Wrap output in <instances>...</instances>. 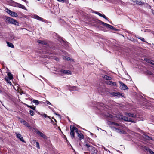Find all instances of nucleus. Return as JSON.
I'll use <instances>...</instances> for the list:
<instances>
[{
    "label": "nucleus",
    "mask_w": 154,
    "mask_h": 154,
    "mask_svg": "<svg viewBox=\"0 0 154 154\" xmlns=\"http://www.w3.org/2000/svg\"><path fill=\"white\" fill-rule=\"evenodd\" d=\"M39 43L42 44H46V42L44 41H43L42 40H38L37 41Z\"/></svg>",
    "instance_id": "obj_25"
},
{
    "label": "nucleus",
    "mask_w": 154,
    "mask_h": 154,
    "mask_svg": "<svg viewBox=\"0 0 154 154\" xmlns=\"http://www.w3.org/2000/svg\"><path fill=\"white\" fill-rule=\"evenodd\" d=\"M20 122L23 123L24 125H26L27 127H30V126L29 124L25 120L22 119H20Z\"/></svg>",
    "instance_id": "obj_11"
},
{
    "label": "nucleus",
    "mask_w": 154,
    "mask_h": 154,
    "mask_svg": "<svg viewBox=\"0 0 154 154\" xmlns=\"http://www.w3.org/2000/svg\"><path fill=\"white\" fill-rule=\"evenodd\" d=\"M145 138H146V139H148V138H149V136H148L145 135Z\"/></svg>",
    "instance_id": "obj_40"
},
{
    "label": "nucleus",
    "mask_w": 154,
    "mask_h": 154,
    "mask_svg": "<svg viewBox=\"0 0 154 154\" xmlns=\"http://www.w3.org/2000/svg\"><path fill=\"white\" fill-rule=\"evenodd\" d=\"M104 79L108 80H111L112 79V78L109 76H108L106 75H104V76L103 77Z\"/></svg>",
    "instance_id": "obj_22"
},
{
    "label": "nucleus",
    "mask_w": 154,
    "mask_h": 154,
    "mask_svg": "<svg viewBox=\"0 0 154 154\" xmlns=\"http://www.w3.org/2000/svg\"><path fill=\"white\" fill-rule=\"evenodd\" d=\"M110 29L113 30H115V28L112 26V27Z\"/></svg>",
    "instance_id": "obj_41"
},
{
    "label": "nucleus",
    "mask_w": 154,
    "mask_h": 154,
    "mask_svg": "<svg viewBox=\"0 0 154 154\" xmlns=\"http://www.w3.org/2000/svg\"><path fill=\"white\" fill-rule=\"evenodd\" d=\"M94 13H95L96 14L99 15L101 17V16H102V15L101 14H100V13L98 12H94Z\"/></svg>",
    "instance_id": "obj_33"
},
{
    "label": "nucleus",
    "mask_w": 154,
    "mask_h": 154,
    "mask_svg": "<svg viewBox=\"0 0 154 154\" xmlns=\"http://www.w3.org/2000/svg\"><path fill=\"white\" fill-rule=\"evenodd\" d=\"M85 146L87 147V148H89L90 147V146L88 144H86L85 145Z\"/></svg>",
    "instance_id": "obj_38"
},
{
    "label": "nucleus",
    "mask_w": 154,
    "mask_h": 154,
    "mask_svg": "<svg viewBox=\"0 0 154 154\" xmlns=\"http://www.w3.org/2000/svg\"><path fill=\"white\" fill-rule=\"evenodd\" d=\"M106 117H109L112 119H113L114 118V116L113 115L109 114H108L107 115H106Z\"/></svg>",
    "instance_id": "obj_28"
},
{
    "label": "nucleus",
    "mask_w": 154,
    "mask_h": 154,
    "mask_svg": "<svg viewBox=\"0 0 154 154\" xmlns=\"http://www.w3.org/2000/svg\"><path fill=\"white\" fill-rule=\"evenodd\" d=\"M23 77H24V75H23Z\"/></svg>",
    "instance_id": "obj_51"
},
{
    "label": "nucleus",
    "mask_w": 154,
    "mask_h": 154,
    "mask_svg": "<svg viewBox=\"0 0 154 154\" xmlns=\"http://www.w3.org/2000/svg\"><path fill=\"white\" fill-rule=\"evenodd\" d=\"M138 38L139 39H140L141 40H142L143 42H146L145 41L144 39V38H141V37H140L139 38Z\"/></svg>",
    "instance_id": "obj_35"
},
{
    "label": "nucleus",
    "mask_w": 154,
    "mask_h": 154,
    "mask_svg": "<svg viewBox=\"0 0 154 154\" xmlns=\"http://www.w3.org/2000/svg\"><path fill=\"white\" fill-rule=\"evenodd\" d=\"M107 151H108L109 152H110V151L109 150H108Z\"/></svg>",
    "instance_id": "obj_46"
},
{
    "label": "nucleus",
    "mask_w": 154,
    "mask_h": 154,
    "mask_svg": "<svg viewBox=\"0 0 154 154\" xmlns=\"http://www.w3.org/2000/svg\"><path fill=\"white\" fill-rule=\"evenodd\" d=\"M72 60V61H74V60H73V59H72V60Z\"/></svg>",
    "instance_id": "obj_49"
},
{
    "label": "nucleus",
    "mask_w": 154,
    "mask_h": 154,
    "mask_svg": "<svg viewBox=\"0 0 154 154\" xmlns=\"http://www.w3.org/2000/svg\"><path fill=\"white\" fill-rule=\"evenodd\" d=\"M29 112H30V114L31 116H33L34 114V112L33 110H29Z\"/></svg>",
    "instance_id": "obj_31"
},
{
    "label": "nucleus",
    "mask_w": 154,
    "mask_h": 154,
    "mask_svg": "<svg viewBox=\"0 0 154 154\" xmlns=\"http://www.w3.org/2000/svg\"><path fill=\"white\" fill-rule=\"evenodd\" d=\"M16 136L21 141L23 142L26 143L25 141L23 140V138L22 136L21 135L20 133L18 132L15 133Z\"/></svg>",
    "instance_id": "obj_6"
},
{
    "label": "nucleus",
    "mask_w": 154,
    "mask_h": 154,
    "mask_svg": "<svg viewBox=\"0 0 154 154\" xmlns=\"http://www.w3.org/2000/svg\"><path fill=\"white\" fill-rule=\"evenodd\" d=\"M63 59L65 60H67L68 61L70 60H71L70 58V57L66 56H64V57H63Z\"/></svg>",
    "instance_id": "obj_29"
},
{
    "label": "nucleus",
    "mask_w": 154,
    "mask_h": 154,
    "mask_svg": "<svg viewBox=\"0 0 154 154\" xmlns=\"http://www.w3.org/2000/svg\"><path fill=\"white\" fill-rule=\"evenodd\" d=\"M78 134V136L80 138V140L83 139L84 138V136L81 133H79L78 132V133H77Z\"/></svg>",
    "instance_id": "obj_21"
},
{
    "label": "nucleus",
    "mask_w": 154,
    "mask_h": 154,
    "mask_svg": "<svg viewBox=\"0 0 154 154\" xmlns=\"http://www.w3.org/2000/svg\"><path fill=\"white\" fill-rule=\"evenodd\" d=\"M57 0L59 2H62L64 1V0Z\"/></svg>",
    "instance_id": "obj_43"
},
{
    "label": "nucleus",
    "mask_w": 154,
    "mask_h": 154,
    "mask_svg": "<svg viewBox=\"0 0 154 154\" xmlns=\"http://www.w3.org/2000/svg\"><path fill=\"white\" fill-rule=\"evenodd\" d=\"M107 123L109 125H111L116 126L115 127L113 128V130L117 132L120 134L125 133V131L121 128V127H123V125H122L119 124L118 123L110 121H108Z\"/></svg>",
    "instance_id": "obj_1"
},
{
    "label": "nucleus",
    "mask_w": 154,
    "mask_h": 154,
    "mask_svg": "<svg viewBox=\"0 0 154 154\" xmlns=\"http://www.w3.org/2000/svg\"><path fill=\"white\" fill-rule=\"evenodd\" d=\"M42 116H44L45 118H46L47 117H48V118H49V117L46 114H44L42 115Z\"/></svg>",
    "instance_id": "obj_37"
},
{
    "label": "nucleus",
    "mask_w": 154,
    "mask_h": 154,
    "mask_svg": "<svg viewBox=\"0 0 154 154\" xmlns=\"http://www.w3.org/2000/svg\"><path fill=\"white\" fill-rule=\"evenodd\" d=\"M133 2H134L135 3L137 4H138L139 5H141L142 3L141 1H139L137 0L135 1H133Z\"/></svg>",
    "instance_id": "obj_23"
},
{
    "label": "nucleus",
    "mask_w": 154,
    "mask_h": 154,
    "mask_svg": "<svg viewBox=\"0 0 154 154\" xmlns=\"http://www.w3.org/2000/svg\"><path fill=\"white\" fill-rule=\"evenodd\" d=\"M5 80L10 85L11 84V82L9 81V80L7 78H5Z\"/></svg>",
    "instance_id": "obj_27"
},
{
    "label": "nucleus",
    "mask_w": 154,
    "mask_h": 154,
    "mask_svg": "<svg viewBox=\"0 0 154 154\" xmlns=\"http://www.w3.org/2000/svg\"><path fill=\"white\" fill-rule=\"evenodd\" d=\"M45 103H46L48 104H51L48 101H47L46 102H45Z\"/></svg>",
    "instance_id": "obj_39"
},
{
    "label": "nucleus",
    "mask_w": 154,
    "mask_h": 154,
    "mask_svg": "<svg viewBox=\"0 0 154 154\" xmlns=\"http://www.w3.org/2000/svg\"><path fill=\"white\" fill-rule=\"evenodd\" d=\"M101 17H103V18H105V19L106 20H107L108 18L104 15H102V16Z\"/></svg>",
    "instance_id": "obj_36"
},
{
    "label": "nucleus",
    "mask_w": 154,
    "mask_h": 154,
    "mask_svg": "<svg viewBox=\"0 0 154 154\" xmlns=\"http://www.w3.org/2000/svg\"><path fill=\"white\" fill-rule=\"evenodd\" d=\"M152 14H154V10H152Z\"/></svg>",
    "instance_id": "obj_44"
},
{
    "label": "nucleus",
    "mask_w": 154,
    "mask_h": 154,
    "mask_svg": "<svg viewBox=\"0 0 154 154\" xmlns=\"http://www.w3.org/2000/svg\"><path fill=\"white\" fill-rule=\"evenodd\" d=\"M153 1H154V0H153Z\"/></svg>",
    "instance_id": "obj_52"
},
{
    "label": "nucleus",
    "mask_w": 154,
    "mask_h": 154,
    "mask_svg": "<svg viewBox=\"0 0 154 154\" xmlns=\"http://www.w3.org/2000/svg\"><path fill=\"white\" fill-rule=\"evenodd\" d=\"M7 12L13 17H16L17 16V14L15 12H13L10 10L7 9Z\"/></svg>",
    "instance_id": "obj_5"
},
{
    "label": "nucleus",
    "mask_w": 154,
    "mask_h": 154,
    "mask_svg": "<svg viewBox=\"0 0 154 154\" xmlns=\"http://www.w3.org/2000/svg\"><path fill=\"white\" fill-rule=\"evenodd\" d=\"M70 126V135L71 137L73 138L74 137V132H75L76 133H78L77 128L73 126L72 128Z\"/></svg>",
    "instance_id": "obj_4"
},
{
    "label": "nucleus",
    "mask_w": 154,
    "mask_h": 154,
    "mask_svg": "<svg viewBox=\"0 0 154 154\" xmlns=\"http://www.w3.org/2000/svg\"><path fill=\"white\" fill-rule=\"evenodd\" d=\"M60 72L62 74L71 75V72L69 70H64L62 69L60 71Z\"/></svg>",
    "instance_id": "obj_7"
},
{
    "label": "nucleus",
    "mask_w": 154,
    "mask_h": 154,
    "mask_svg": "<svg viewBox=\"0 0 154 154\" xmlns=\"http://www.w3.org/2000/svg\"><path fill=\"white\" fill-rule=\"evenodd\" d=\"M146 72L148 75H152V72L149 70L146 71Z\"/></svg>",
    "instance_id": "obj_30"
},
{
    "label": "nucleus",
    "mask_w": 154,
    "mask_h": 154,
    "mask_svg": "<svg viewBox=\"0 0 154 154\" xmlns=\"http://www.w3.org/2000/svg\"><path fill=\"white\" fill-rule=\"evenodd\" d=\"M29 108L32 109L33 110H35V107L34 106H29Z\"/></svg>",
    "instance_id": "obj_32"
},
{
    "label": "nucleus",
    "mask_w": 154,
    "mask_h": 154,
    "mask_svg": "<svg viewBox=\"0 0 154 154\" xmlns=\"http://www.w3.org/2000/svg\"><path fill=\"white\" fill-rule=\"evenodd\" d=\"M107 84L108 85H114V86H117L116 83V82H112V81H110L108 82Z\"/></svg>",
    "instance_id": "obj_16"
},
{
    "label": "nucleus",
    "mask_w": 154,
    "mask_h": 154,
    "mask_svg": "<svg viewBox=\"0 0 154 154\" xmlns=\"http://www.w3.org/2000/svg\"><path fill=\"white\" fill-rule=\"evenodd\" d=\"M125 114L129 117H131L134 118H135L136 116V115L135 114H131L130 113L126 112L125 113Z\"/></svg>",
    "instance_id": "obj_10"
},
{
    "label": "nucleus",
    "mask_w": 154,
    "mask_h": 154,
    "mask_svg": "<svg viewBox=\"0 0 154 154\" xmlns=\"http://www.w3.org/2000/svg\"><path fill=\"white\" fill-rule=\"evenodd\" d=\"M8 75L9 77V79L11 80L13 79V75L11 73H8Z\"/></svg>",
    "instance_id": "obj_24"
},
{
    "label": "nucleus",
    "mask_w": 154,
    "mask_h": 154,
    "mask_svg": "<svg viewBox=\"0 0 154 154\" xmlns=\"http://www.w3.org/2000/svg\"><path fill=\"white\" fill-rule=\"evenodd\" d=\"M119 82L120 84L121 87H122V89L125 90L128 88L127 86L124 83H122L121 82L119 81Z\"/></svg>",
    "instance_id": "obj_8"
},
{
    "label": "nucleus",
    "mask_w": 154,
    "mask_h": 154,
    "mask_svg": "<svg viewBox=\"0 0 154 154\" xmlns=\"http://www.w3.org/2000/svg\"><path fill=\"white\" fill-rule=\"evenodd\" d=\"M59 128V129L60 131H61V129H60V128Z\"/></svg>",
    "instance_id": "obj_50"
},
{
    "label": "nucleus",
    "mask_w": 154,
    "mask_h": 154,
    "mask_svg": "<svg viewBox=\"0 0 154 154\" xmlns=\"http://www.w3.org/2000/svg\"><path fill=\"white\" fill-rule=\"evenodd\" d=\"M6 20L7 22L18 26H19V23L15 19L8 17H6Z\"/></svg>",
    "instance_id": "obj_2"
},
{
    "label": "nucleus",
    "mask_w": 154,
    "mask_h": 154,
    "mask_svg": "<svg viewBox=\"0 0 154 154\" xmlns=\"http://www.w3.org/2000/svg\"><path fill=\"white\" fill-rule=\"evenodd\" d=\"M101 23L104 26H105L106 27L109 28H110L111 27H112V26L106 23H104L103 22H101Z\"/></svg>",
    "instance_id": "obj_13"
},
{
    "label": "nucleus",
    "mask_w": 154,
    "mask_h": 154,
    "mask_svg": "<svg viewBox=\"0 0 154 154\" xmlns=\"http://www.w3.org/2000/svg\"><path fill=\"white\" fill-rule=\"evenodd\" d=\"M145 60L147 62L149 63H150L152 65H154V61H152L151 60H149V59H147V58L145 59Z\"/></svg>",
    "instance_id": "obj_18"
},
{
    "label": "nucleus",
    "mask_w": 154,
    "mask_h": 154,
    "mask_svg": "<svg viewBox=\"0 0 154 154\" xmlns=\"http://www.w3.org/2000/svg\"><path fill=\"white\" fill-rule=\"evenodd\" d=\"M27 105V106L28 107H29V106H29V105Z\"/></svg>",
    "instance_id": "obj_47"
},
{
    "label": "nucleus",
    "mask_w": 154,
    "mask_h": 154,
    "mask_svg": "<svg viewBox=\"0 0 154 154\" xmlns=\"http://www.w3.org/2000/svg\"><path fill=\"white\" fill-rule=\"evenodd\" d=\"M116 117L120 119H122L126 121L134 122V121H133L131 118H128L127 117L121 115H118Z\"/></svg>",
    "instance_id": "obj_3"
},
{
    "label": "nucleus",
    "mask_w": 154,
    "mask_h": 154,
    "mask_svg": "<svg viewBox=\"0 0 154 154\" xmlns=\"http://www.w3.org/2000/svg\"><path fill=\"white\" fill-rule=\"evenodd\" d=\"M34 17L35 18L39 20L43 21V19L37 15H35Z\"/></svg>",
    "instance_id": "obj_17"
},
{
    "label": "nucleus",
    "mask_w": 154,
    "mask_h": 154,
    "mask_svg": "<svg viewBox=\"0 0 154 154\" xmlns=\"http://www.w3.org/2000/svg\"><path fill=\"white\" fill-rule=\"evenodd\" d=\"M56 115H57V116H60V115L59 114H57L56 113Z\"/></svg>",
    "instance_id": "obj_45"
},
{
    "label": "nucleus",
    "mask_w": 154,
    "mask_h": 154,
    "mask_svg": "<svg viewBox=\"0 0 154 154\" xmlns=\"http://www.w3.org/2000/svg\"><path fill=\"white\" fill-rule=\"evenodd\" d=\"M103 149H104L105 150H106V151H107L108 150H107V149H106L105 147H103Z\"/></svg>",
    "instance_id": "obj_42"
},
{
    "label": "nucleus",
    "mask_w": 154,
    "mask_h": 154,
    "mask_svg": "<svg viewBox=\"0 0 154 154\" xmlns=\"http://www.w3.org/2000/svg\"><path fill=\"white\" fill-rule=\"evenodd\" d=\"M6 43H7L8 46V47H11L12 48H14V46L13 45V44H12V43H10L9 42H7Z\"/></svg>",
    "instance_id": "obj_19"
},
{
    "label": "nucleus",
    "mask_w": 154,
    "mask_h": 154,
    "mask_svg": "<svg viewBox=\"0 0 154 154\" xmlns=\"http://www.w3.org/2000/svg\"><path fill=\"white\" fill-rule=\"evenodd\" d=\"M145 149L149 152L151 154H154V152L148 148L146 147Z\"/></svg>",
    "instance_id": "obj_20"
},
{
    "label": "nucleus",
    "mask_w": 154,
    "mask_h": 154,
    "mask_svg": "<svg viewBox=\"0 0 154 154\" xmlns=\"http://www.w3.org/2000/svg\"><path fill=\"white\" fill-rule=\"evenodd\" d=\"M17 6L20 8H22L23 9L26 10V8L25 6L20 4L17 3Z\"/></svg>",
    "instance_id": "obj_12"
},
{
    "label": "nucleus",
    "mask_w": 154,
    "mask_h": 154,
    "mask_svg": "<svg viewBox=\"0 0 154 154\" xmlns=\"http://www.w3.org/2000/svg\"><path fill=\"white\" fill-rule=\"evenodd\" d=\"M91 135H93V134L91 133Z\"/></svg>",
    "instance_id": "obj_48"
},
{
    "label": "nucleus",
    "mask_w": 154,
    "mask_h": 154,
    "mask_svg": "<svg viewBox=\"0 0 154 154\" xmlns=\"http://www.w3.org/2000/svg\"><path fill=\"white\" fill-rule=\"evenodd\" d=\"M36 147L38 148H40V146H39V143L38 142H36Z\"/></svg>",
    "instance_id": "obj_34"
},
{
    "label": "nucleus",
    "mask_w": 154,
    "mask_h": 154,
    "mask_svg": "<svg viewBox=\"0 0 154 154\" xmlns=\"http://www.w3.org/2000/svg\"><path fill=\"white\" fill-rule=\"evenodd\" d=\"M37 134L40 136L42 137H43L44 139H46L47 137L46 135H45L44 134L42 133V132L38 131H36Z\"/></svg>",
    "instance_id": "obj_9"
},
{
    "label": "nucleus",
    "mask_w": 154,
    "mask_h": 154,
    "mask_svg": "<svg viewBox=\"0 0 154 154\" xmlns=\"http://www.w3.org/2000/svg\"><path fill=\"white\" fill-rule=\"evenodd\" d=\"M33 102L35 103L36 105H38L39 104V102L38 100H34L32 101Z\"/></svg>",
    "instance_id": "obj_26"
},
{
    "label": "nucleus",
    "mask_w": 154,
    "mask_h": 154,
    "mask_svg": "<svg viewBox=\"0 0 154 154\" xmlns=\"http://www.w3.org/2000/svg\"><path fill=\"white\" fill-rule=\"evenodd\" d=\"M91 152V154H97V150L94 148H92Z\"/></svg>",
    "instance_id": "obj_15"
},
{
    "label": "nucleus",
    "mask_w": 154,
    "mask_h": 154,
    "mask_svg": "<svg viewBox=\"0 0 154 154\" xmlns=\"http://www.w3.org/2000/svg\"><path fill=\"white\" fill-rule=\"evenodd\" d=\"M112 95L116 96L121 95L122 97H124V95H122L121 93L119 92H113L112 93Z\"/></svg>",
    "instance_id": "obj_14"
}]
</instances>
